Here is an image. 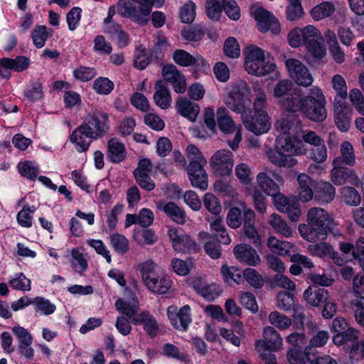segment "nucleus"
Listing matches in <instances>:
<instances>
[{
    "label": "nucleus",
    "mask_w": 364,
    "mask_h": 364,
    "mask_svg": "<svg viewBox=\"0 0 364 364\" xmlns=\"http://www.w3.org/2000/svg\"><path fill=\"white\" fill-rule=\"evenodd\" d=\"M273 96L288 112H301L315 122H322L326 117V100L318 87H312L307 96L301 97L294 93L292 83L288 80H283L274 87Z\"/></svg>",
    "instance_id": "1"
},
{
    "label": "nucleus",
    "mask_w": 364,
    "mask_h": 364,
    "mask_svg": "<svg viewBox=\"0 0 364 364\" xmlns=\"http://www.w3.org/2000/svg\"><path fill=\"white\" fill-rule=\"evenodd\" d=\"M227 107L234 112L240 114L245 127L256 135L267 133L271 128V119L267 112H254L251 114V88L242 80L232 83L225 98Z\"/></svg>",
    "instance_id": "2"
},
{
    "label": "nucleus",
    "mask_w": 364,
    "mask_h": 364,
    "mask_svg": "<svg viewBox=\"0 0 364 364\" xmlns=\"http://www.w3.org/2000/svg\"><path fill=\"white\" fill-rule=\"evenodd\" d=\"M307 224H300L298 230L301 237L309 242L324 240L333 225V220L324 209L310 208L306 215Z\"/></svg>",
    "instance_id": "3"
},
{
    "label": "nucleus",
    "mask_w": 364,
    "mask_h": 364,
    "mask_svg": "<svg viewBox=\"0 0 364 364\" xmlns=\"http://www.w3.org/2000/svg\"><path fill=\"white\" fill-rule=\"evenodd\" d=\"M136 269L143 284L151 293L165 294L171 289L173 282L170 277L152 259L140 262Z\"/></svg>",
    "instance_id": "4"
},
{
    "label": "nucleus",
    "mask_w": 364,
    "mask_h": 364,
    "mask_svg": "<svg viewBox=\"0 0 364 364\" xmlns=\"http://www.w3.org/2000/svg\"><path fill=\"white\" fill-rule=\"evenodd\" d=\"M244 68L248 74L257 77H263L270 73H274L276 77L279 75L276 65L266 58L265 51L258 46H247L244 50Z\"/></svg>",
    "instance_id": "5"
},
{
    "label": "nucleus",
    "mask_w": 364,
    "mask_h": 364,
    "mask_svg": "<svg viewBox=\"0 0 364 364\" xmlns=\"http://www.w3.org/2000/svg\"><path fill=\"white\" fill-rule=\"evenodd\" d=\"M153 5L154 0H118L117 10L121 16L145 26L149 21Z\"/></svg>",
    "instance_id": "6"
},
{
    "label": "nucleus",
    "mask_w": 364,
    "mask_h": 364,
    "mask_svg": "<svg viewBox=\"0 0 364 364\" xmlns=\"http://www.w3.org/2000/svg\"><path fill=\"white\" fill-rule=\"evenodd\" d=\"M80 126L96 140L109 131L108 116L106 113L97 110L90 112L84 117Z\"/></svg>",
    "instance_id": "7"
},
{
    "label": "nucleus",
    "mask_w": 364,
    "mask_h": 364,
    "mask_svg": "<svg viewBox=\"0 0 364 364\" xmlns=\"http://www.w3.org/2000/svg\"><path fill=\"white\" fill-rule=\"evenodd\" d=\"M209 164L214 175L220 177L228 176L232 172L234 154L228 149L217 150L210 158Z\"/></svg>",
    "instance_id": "8"
},
{
    "label": "nucleus",
    "mask_w": 364,
    "mask_h": 364,
    "mask_svg": "<svg viewBox=\"0 0 364 364\" xmlns=\"http://www.w3.org/2000/svg\"><path fill=\"white\" fill-rule=\"evenodd\" d=\"M250 13L257 22V26L262 33L270 31L278 34L281 31V26L277 18L270 11L264 9L258 4L250 7Z\"/></svg>",
    "instance_id": "9"
},
{
    "label": "nucleus",
    "mask_w": 364,
    "mask_h": 364,
    "mask_svg": "<svg viewBox=\"0 0 364 364\" xmlns=\"http://www.w3.org/2000/svg\"><path fill=\"white\" fill-rule=\"evenodd\" d=\"M167 235L173 249L177 252L191 253L198 250L195 240L181 228L168 226Z\"/></svg>",
    "instance_id": "10"
},
{
    "label": "nucleus",
    "mask_w": 364,
    "mask_h": 364,
    "mask_svg": "<svg viewBox=\"0 0 364 364\" xmlns=\"http://www.w3.org/2000/svg\"><path fill=\"white\" fill-rule=\"evenodd\" d=\"M332 165L331 180L336 186H341L346 183L355 186L361 184L362 182L354 170L341 165V157L334 159Z\"/></svg>",
    "instance_id": "11"
},
{
    "label": "nucleus",
    "mask_w": 364,
    "mask_h": 364,
    "mask_svg": "<svg viewBox=\"0 0 364 364\" xmlns=\"http://www.w3.org/2000/svg\"><path fill=\"white\" fill-rule=\"evenodd\" d=\"M289 77L299 85L308 87L313 82V77L309 69L300 60L288 58L285 61Z\"/></svg>",
    "instance_id": "12"
},
{
    "label": "nucleus",
    "mask_w": 364,
    "mask_h": 364,
    "mask_svg": "<svg viewBox=\"0 0 364 364\" xmlns=\"http://www.w3.org/2000/svg\"><path fill=\"white\" fill-rule=\"evenodd\" d=\"M324 343H314L306 346L304 349L295 344L287 353V358L291 364H311L313 359L318 353L317 348L322 347Z\"/></svg>",
    "instance_id": "13"
},
{
    "label": "nucleus",
    "mask_w": 364,
    "mask_h": 364,
    "mask_svg": "<svg viewBox=\"0 0 364 364\" xmlns=\"http://www.w3.org/2000/svg\"><path fill=\"white\" fill-rule=\"evenodd\" d=\"M277 150L294 157V156L305 154L307 147L304 142L294 136H280L276 141Z\"/></svg>",
    "instance_id": "14"
},
{
    "label": "nucleus",
    "mask_w": 364,
    "mask_h": 364,
    "mask_svg": "<svg viewBox=\"0 0 364 364\" xmlns=\"http://www.w3.org/2000/svg\"><path fill=\"white\" fill-rule=\"evenodd\" d=\"M191 309L185 305L179 310L174 306H169L166 310L167 316L171 325L176 329L186 331L192 321Z\"/></svg>",
    "instance_id": "15"
},
{
    "label": "nucleus",
    "mask_w": 364,
    "mask_h": 364,
    "mask_svg": "<svg viewBox=\"0 0 364 364\" xmlns=\"http://www.w3.org/2000/svg\"><path fill=\"white\" fill-rule=\"evenodd\" d=\"M332 331L333 333V341H355L360 339L358 331L351 327L347 321L342 317H336L332 322Z\"/></svg>",
    "instance_id": "16"
},
{
    "label": "nucleus",
    "mask_w": 364,
    "mask_h": 364,
    "mask_svg": "<svg viewBox=\"0 0 364 364\" xmlns=\"http://www.w3.org/2000/svg\"><path fill=\"white\" fill-rule=\"evenodd\" d=\"M29 65L30 59L24 55H18L15 58H1L0 76L3 78H9L12 71L21 73L27 70Z\"/></svg>",
    "instance_id": "17"
},
{
    "label": "nucleus",
    "mask_w": 364,
    "mask_h": 364,
    "mask_svg": "<svg viewBox=\"0 0 364 364\" xmlns=\"http://www.w3.org/2000/svg\"><path fill=\"white\" fill-rule=\"evenodd\" d=\"M115 307L122 314L121 316H126L134 325L139 324L144 316L143 312L138 314L139 302L135 295L132 296L131 301L123 299H117Z\"/></svg>",
    "instance_id": "18"
},
{
    "label": "nucleus",
    "mask_w": 364,
    "mask_h": 364,
    "mask_svg": "<svg viewBox=\"0 0 364 364\" xmlns=\"http://www.w3.org/2000/svg\"><path fill=\"white\" fill-rule=\"evenodd\" d=\"M318 36V29L313 25L304 28L296 27L291 29L287 36L288 43L292 48H299L307 43L312 38Z\"/></svg>",
    "instance_id": "19"
},
{
    "label": "nucleus",
    "mask_w": 364,
    "mask_h": 364,
    "mask_svg": "<svg viewBox=\"0 0 364 364\" xmlns=\"http://www.w3.org/2000/svg\"><path fill=\"white\" fill-rule=\"evenodd\" d=\"M235 258L242 264L256 267L261 262L260 256L252 246L241 243L237 245L233 249Z\"/></svg>",
    "instance_id": "20"
},
{
    "label": "nucleus",
    "mask_w": 364,
    "mask_h": 364,
    "mask_svg": "<svg viewBox=\"0 0 364 364\" xmlns=\"http://www.w3.org/2000/svg\"><path fill=\"white\" fill-rule=\"evenodd\" d=\"M307 334L304 333V330L291 333L287 341H299L303 340H309V341H325L329 338L328 333L326 331H318L316 326L311 322L307 326Z\"/></svg>",
    "instance_id": "21"
},
{
    "label": "nucleus",
    "mask_w": 364,
    "mask_h": 364,
    "mask_svg": "<svg viewBox=\"0 0 364 364\" xmlns=\"http://www.w3.org/2000/svg\"><path fill=\"white\" fill-rule=\"evenodd\" d=\"M334 121L338 129L347 132L350 125L352 109L346 102H333Z\"/></svg>",
    "instance_id": "22"
},
{
    "label": "nucleus",
    "mask_w": 364,
    "mask_h": 364,
    "mask_svg": "<svg viewBox=\"0 0 364 364\" xmlns=\"http://www.w3.org/2000/svg\"><path fill=\"white\" fill-rule=\"evenodd\" d=\"M192 286L198 294L209 301H214L223 293V289L219 284H208L200 278L193 279Z\"/></svg>",
    "instance_id": "23"
},
{
    "label": "nucleus",
    "mask_w": 364,
    "mask_h": 364,
    "mask_svg": "<svg viewBox=\"0 0 364 364\" xmlns=\"http://www.w3.org/2000/svg\"><path fill=\"white\" fill-rule=\"evenodd\" d=\"M69 139L74 145L76 151L79 153L87 151L92 143V141L94 140L80 125L72 132Z\"/></svg>",
    "instance_id": "24"
},
{
    "label": "nucleus",
    "mask_w": 364,
    "mask_h": 364,
    "mask_svg": "<svg viewBox=\"0 0 364 364\" xmlns=\"http://www.w3.org/2000/svg\"><path fill=\"white\" fill-rule=\"evenodd\" d=\"M176 109L179 114L192 122L196 120L200 112L199 105L186 97H180L176 102Z\"/></svg>",
    "instance_id": "25"
},
{
    "label": "nucleus",
    "mask_w": 364,
    "mask_h": 364,
    "mask_svg": "<svg viewBox=\"0 0 364 364\" xmlns=\"http://www.w3.org/2000/svg\"><path fill=\"white\" fill-rule=\"evenodd\" d=\"M156 208L164 211L167 216L178 224L183 225L186 222L185 212L173 202L164 203L159 200L156 203Z\"/></svg>",
    "instance_id": "26"
},
{
    "label": "nucleus",
    "mask_w": 364,
    "mask_h": 364,
    "mask_svg": "<svg viewBox=\"0 0 364 364\" xmlns=\"http://www.w3.org/2000/svg\"><path fill=\"white\" fill-rule=\"evenodd\" d=\"M127 150L124 144L117 138H112L107 142V158L112 163H119L124 160Z\"/></svg>",
    "instance_id": "27"
},
{
    "label": "nucleus",
    "mask_w": 364,
    "mask_h": 364,
    "mask_svg": "<svg viewBox=\"0 0 364 364\" xmlns=\"http://www.w3.org/2000/svg\"><path fill=\"white\" fill-rule=\"evenodd\" d=\"M299 120L294 115L283 114L275 122V129L281 136L296 132L299 127Z\"/></svg>",
    "instance_id": "28"
},
{
    "label": "nucleus",
    "mask_w": 364,
    "mask_h": 364,
    "mask_svg": "<svg viewBox=\"0 0 364 364\" xmlns=\"http://www.w3.org/2000/svg\"><path fill=\"white\" fill-rule=\"evenodd\" d=\"M187 173L193 187L203 191L208 189V178L205 166L187 168Z\"/></svg>",
    "instance_id": "29"
},
{
    "label": "nucleus",
    "mask_w": 364,
    "mask_h": 364,
    "mask_svg": "<svg viewBox=\"0 0 364 364\" xmlns=\"http://www.w3.org/2000/svg\"><path fill=\"white\" fill-rule=\"evenodd\" d=\"M268 160L278 167L291 168L297 164V160L291 156L284 154L282 151L269 150L266 153Z\"/></svg>",
    "instance_id": "30"
},
{
    "label": "nucleus",
    "mask_w": 364,
    "mask_h": 364,
    "mask_svg": "<svg viewBox=\"0 0 364 364\" xmlns=\"http://www.w3.org/2000/svg\"><path fill=\"white\" fill-rule=\"evenodd\" d=\"M297 180L299 200L302 202L310 201L313 198V188L315 186V182L305 173L299 174Z\"/></svg>",
    "instance_id": "31"
},
{
    "label": "nucleus",
    "mask_w": 364,
    "mask_h": 364,
    "mask_svg": "<svg viewBox=\"0 0 364 364\" xmlns=\"http://www.w3.org/2000/svg\"><path fill=\"white\" fill-rule=\"evenodd\" d=\"M173 60L178 65L189 67L203 64L204 59L200 55H193L187 51L178 49L173 53Z\"/></svg>",
    "instance_id": "32"
},
{
    "label": "nucleus",
    "mask_w": 364,
    "mask_h": 364,
    "mask_svg": "<svg viewBox=\"0 0 364 364\" xmlns=\"http://www.w3.org/2000/svg\"><path fill=\"white\" fill-rule=\"evenodd\" d=\"M155 93L154 100L157 106L161 109H166L171 106V97L169 90L164 82L159 80L155 84Z\"/></svg>",
    "instance_id": "33"
},
{
    "label": "nucleus",
    "mask_w": 364,
    "mask_h": 364,
    "mask_svg": "<svg viewBox=\"0 0 364 364\" xmlns=\"http://www.w3.org/2000/svg\"><path fill=\"white\" fill-rule=\"evenodd\" d=\"M328 296V292L324 289L309 287L304 292V299L309 304L313 306H318L321 303L326 302Z\"/></svg>",
    "instance_id": "34"
},
{
    "label": "nucleus",
    "mask_w": 364,
    "mask_h": 364,
    "mask_svg": "<svg viewBox=\"0 0 364 364\" xmlns=\"http://www.w3.org/2000/svg\"><path fill=\"white\" fill-rule=\"evenodd\" d=\"M70 264L73 271L80 274L88 268L86 255L77 247L73 248L70 250Z\"/></svg>",
    "instance_id": "35"
},
{
    "label": "nucleus",
    "mask_w": 364,
    "mask_h": 364,
    "mask_svg": "<svg viewBox=\"0 0 364 364\" xmlns=\"http://www.w3.org/2000/svg\"><path fill=\"white\" fill-rule=\"evenodd\" d=\"M267 246L272 252L280 256L288 255L294 247L291 242L280 240L275 236H269L267 238Z\"/></svg>",
    "instance_id": "36"
},
{
    "label": "nucleus",
    "mask_w": 364,
    "mask_h": 364,
    "mask_svg": "<svg viewBox=\"0 0 364 364\" xmlns=\"http://www.w3.org/2000/svg\"><path fill=\"white\" fill-rule=\"evenodd\" d=\"M322 41L323 36L318 30V36L312 38L305 44L308 52L315 58H323L326 54V49Z\"/></svg>",
    "instance_id": "37"
},
{
    "label": "nucleus",
    "mask_w": 364,
    "mask_h": 364,
    "mask_svg": "<svg viewBox=\"0 0 364 364\" xmlns=\"http://www.w3.org/2000/svg\"><path fill=\"white\" fill-rule=\"evenodd\" d=\"M259 187L268 196H273L278 193L279 187L265 172H259L257 175Z\"/></svg>",
    "instance_id": "38"
},
{
    "label": "nucleus",
    "mask_w": 364,
    "mask_h": 364,
    "mask_svg": "<svg viewBox=\"0 0 364 364\" xmlns=\"http://www.w3.org/2000/svg\"><path fill=\"white\" fill-rule=\"evenodd\" d=\"M186 156L189 161L187 168L202 167L207 164L206 158L200 150L193 144L186 147Z\"/></svg>",
    "instance_id": "39"
},
{
    "label": "nucleus",
    "mask_w": 364,
    "mask_h": 364,
    "mask_svg": "<svg viewBox=\"0 0 364 364\" xmlns=\"http://www.w3.org/2000/svg\"><path fill=\"white\" fill-rule=\"evenodd\" d=\"M217 122L220 129L225 134H230L235 130V124L233 119L223 107H220L218 109Z\"/></svg>",
    "instance_id": "40"
},
{
    "label": "nucleus",
    "mask_w": 364,
    "mask_h": 364,
    "mask_svg": "<svg viewBox=\"0 0 364 364\" xmlns=\"http://www.w3.org/2000/svg\"><path fill=\"white\" fill-rule=\"evenodd\" d=\"M336 10L332 2L323 1L311 9L310 15L315 21H320L331 16Z\"/></svg>",
    "instance_id": "41"
},
{
    "label": "nucleus",
    "mask_w": 364,
    "mask_h": 364,
    "mask_svg": "<svg viewBox=\"0 0 364 364\" xmlns=\"http://www.w3.org/2000/svg\"><path fill=\"white\" fill-rule=\"evenodd\" d=\"M53 34L52 29L43 25L36 26L31 32V38L34 46L37 48H43L47 39Z\"/></svg>",
    "instance_id": "42"
},
{
    "label": "nucleus",
    "mask_w": 364,
    "mask_h": 364,
    "mask_svg": "<svg viewBox=\"0 0 364 364\" xmlns=\"http://www.w3.org/2000/svg\"><path fill=\"white\" fill-rule=\"evenodd\" d=\"M254 92L253 112H267V95L264 89L259 84L252 87Z\"/></svg>",
    "instance_id": "43"
},
{
    "label": "nucleus",
    "mask_w": 364,
    "mask_h": 364,
    "mask_svg": "<svg viewBox=\"0 0 364 364\" xmlns=\"http://www.w3.org/2000/svg\"><path fill=\"white\" fill-rule=\"evenodd\" d=\"M331 84L333 90L336 92L333 102H346L348 92L345 79L341 75L336 74L333 76Z\"/></svg>",
    "instance_id": "44"
},
{
    "label": "nucleus",
    "mask_w": 364,
    "mask_h": 364,
    "mask_svg": "<svg viewBox=\"0 0 364 364\" xmlns=\"http://www.w3.org/2000/svg\"><path fill=\"white\" fill-rule=\"evenodd\" d=\"M8 283L10 287L18 291H28L31 289V281L22 272H18L9 277Z\"/></svg>",
    "instance_id": "45"
},
{
    "label": "nucleus",
    "mask_w": 364,
    "mask_h": 364,
    "mask_svg": "<svg viewBox=\"0 0 364 364\" xmlns=\"http://www.w3.org/2000/svg\"><path fill=\"white\" fill-rule=\"evenodd\" d=\"M341 200L350 206H358L361 197L358 191L350 186H344L340 190Z\"/></svg>",
    "instance_id": "46"
},
{
    "label": "nucleus",
    "mask_w": 364,
    "mask_h": 364,
    "mask_svg": "<svg viewBox=\"0 0 364 364\" xmlns=\"http://www.w3.org/2000/svg\"><path fill=\"white\" fill-rule=\"evenodd\" d=\"M198 238L202 241H206L204 245L205 252L213 259H218L221 255L220 246L214 241H210L212 236L207 232H200Z\"/></svg>",
    "instance_id": "47"
},
{
    "label": "nucleus",
    "mask_w": 364,
    "mask_h": 364,
    "mask_svg": "<svg viewBox=\"0 0 364 364\" xmlns=\"http://www.w3.org/2000/svg\"><path fill=\"white\" fill-rule=\"evenodd\" d=\"M281 348L282 343H256L255 345V349L264 362L274 358L275 355L272 352L277 351Z\"/></svg>",
    "instance_id": "48"
},
{
    "label": "nucleus",
    "mask_w": 364,
    "mask_h": 364,
    "mask_svg": "<svg viewBox=\"0 0 364 364\" xmlns=\"http://www.w3.org/2000/svg\"><path fill=\"white\" fill-rule=\"evenodd\" d=\"M268 223L276 232L285 237H291L292 236L293 232L290 227L287 225L286 221L277 214H272Z\"/></svg>",
    "instance_id": "49"
},
{
    "label": "nucleus",
    "mask_w": 364,
    "mask_h": 364,
    "mask_svg": "<svg viewBox=\"0 0 364 364\" xmlns=\"http://www.w3.org/2000/svg\"><path fill=\"white\" fill-rule=\"evenodd\" d=\"M339 248L343 254L351 253L353 259L360 260V257H364V237L358 240L355 247L348 242H341Z\"/></svg>",
    "instance_id": "50"
},
{
    "label": "nucleus",
    "mask_w": 364,
    "mask_h": 364,
    "mask_svg": "<svg viewBox=\"0 0 364 364\" xmlns=\"http://www.w3.org/2000/svg\"><path fill=\"white\" fill-rule=\"evenodd\" d=\"M133 237L139 245H151L158 240L157 235L151 229H135Z\"/></svg>",
    "instance_id": "51"
},
{
    "label": "nucleus",
    "mask_w": 364,
    "mask_h": 364,
    "mask_svg": "<svg viewBox=\"0 0 364 364\" xmlns=\"http://www.w3.org/2000/svg\"><path fill=\"white\" fill-rule=\"evenodd\" d=\"M17 167L21 176L29 180H34L39 172L38 164L33 161H21Z\"/></svg>",
    "instance_id": "52"
},
{
    "label": "nucleus",
    "mask_w": 364,
    "mask_h": 364,
    "mask_svg": "<svg viewBox=\"0 0 364 364\" xmlns=\"http://www.w3.org/2000/svg\"><path fill=\"white\" fill-rule=\"evenodd\" d=\"M172 271L179 276L188 275L191 270L194 267L195 264L191 259H181L173 258L171 262Z\"/></svg>",
    "instance_id": "53"
},
{
    "label": "nucleus",
    "mask_w": 364,
    "mask_h": 364,
    "mask_svg": "<svg viewBox=\"0 0 364 364\" xmlns=\"http://www.w3.org/2000/svg\"><path fill=\"white\" fill-rule=\"evenodd\" d=\"M288 2L286 8L287 18L290 21L301 19L304 14L301 0H288Z\"/></svg>",
    "instance_id": "54"
},
{
    "label": "nucleus",
    "mask_w": 364,
    "mask_h": 364,
    "mask_svg": "<svg viewBox=\"0 0 364 364\" xmlns=\"http://www.w3.org/2000/svg\"><path fill=\"white\" fill-rule=\"evenodd\" d=\"M235 173L239 181L245 186L250 185L253 180L252 170L248 164L240 163L235 168ZM247 190L249 189L247 187Z\"/></svg>",
    "instance_id": "55"
},
{
    "label": "nucleus",
    "mask_w": 364,
    "mask_h": 364,
    "mask_svg": "<svg viewBox=\"0 0 364 364\" xmlns=\"http://www.w3.org/2000/svg\"><path fill=\"white\" fill-rule=\"evenodd\" d=\"M308 251L311 255L321 258L330 257L331 255H333L334 254L333 247L325 242L309 245L308 247Z\"/></svg>",
    "instance_id": "56"
},
{
    "label": "nucleus",
    "mask_w": 364,
    "mask_h": 364,
    "mask_svg": "<svg viewBox=\"0 0 364 364\" xmlns=\"http://www.w3.org/2000/svg\"><path fill=\"white\" fill-rule=\"evenodd\" d=\"M111 246L119 254L124 255L129 250V240L122 234L114 233L109 236Z\"/></svg>",
    "instance_id": "57"
},
{
    "label": "nucleus",
    "mask_w": 364,
    "mask_h": 364,
    "mask_svg": "<svg viewBox=\"0 0 364 364\" xmlns=\"http://www.w3.org/2000/svg\"><path fill=\"white\" fill-rule=\"evenodd\" d=\"M32 304L34 306V309L36 312H41L46 316L52 314L56 309L55 304H52L48 299L41 296L33 298Z\"/></svg>",
    "instance_id": "58"
},
{
    "label": "nucleus",
    "mask_w": 364,
    "mask_h": 364,
    "mask_svg": "<svg viewBox=\"0 0 364 364\" xmlns=\"http://www.w3.org/2000/svg\"><path fill=\"white\" fill-rule=\"evenodd\" d=\"M36 208L34 205H26L23 209L17 214V222L21 227L30 228L33 225L32 214L35 212Z\"/></svg>",
    "instance_id": "59"
},
{
    "label": "nucleus",
    "mask_w": 364,
    "mask_h": 364,
    "mask_svg": "<svg viewBox=\"0 0 364 364\" xmlns=\"http://www.w3.org/2000/svg\"><path fill=\"white\" fill-rule=\"evenodd\" d=\"M221 274L224 281L228 284H231V282L240 284L242 279L241 271L235 267H228L224 264L221 267Z\"/></svg>",
    "instance_id": "60"
},
{
    "label": "nucleus",
    "mask_w": 364,
    "mask_h": 364,
    "mask_svg": "<svg viewBox=\"0 0 364 364\" xmlns=\"http://www.w3.org/2000/svg\"><path fill=\"white\" fill-rule=\"evenodd\" d=\"M341 155V163L348 166H353L355 164V156L353 145L348 141H343L340 146Z\"/></svg>",
    "instance_id": "61"
},
{
    "label": "nucleus",
    "mask_w": 364,
    "mask_h": 364,
    "mask_svg": "<svg viewBox=\"0 0 364 364\" xmlns=\"http://www.w3.org/2000/svg\"><path fill=\"white\" fill-rule=\"evenodd\" d=\"M269 321L272 325L279 329H287L291 324L290 318L276 311L269 314Z\"/></svg>",
    "instance_id": "62"
},
{
    "label": "nucleus",
    "mask_w": 364,
    "mask_h": 364,
    "mask_svg": "<svg viewBox=\"0 0 364 364\" xmlns=\"http://www.w3.org/2000/svg\"><path fill=\"white\" fill-rule=\"evenodd\" d=\"M215 191L220 193L221 195L230 198H235L238 193L237 190L228 182L222 179L216 181L213 184Z\"/></svg>",
    "instance_id": "63"
},
{
    "label": "nucleus",
    "mask_w": 364,
    "mask_h": 364,
    "mask_svg": "<svg viewBox=\"0 0 364 364\" xmlns=\"http://www.w3.org/2000/svg\"><path fill=\"white\" fill-rule=\"evenodd\" d=\"M203 203L207 210L213 215H218L221 212L222 207L219 199L211 193L205 194Z\"/></svg>",
    "instance_id": "64"
}]
</instances>
